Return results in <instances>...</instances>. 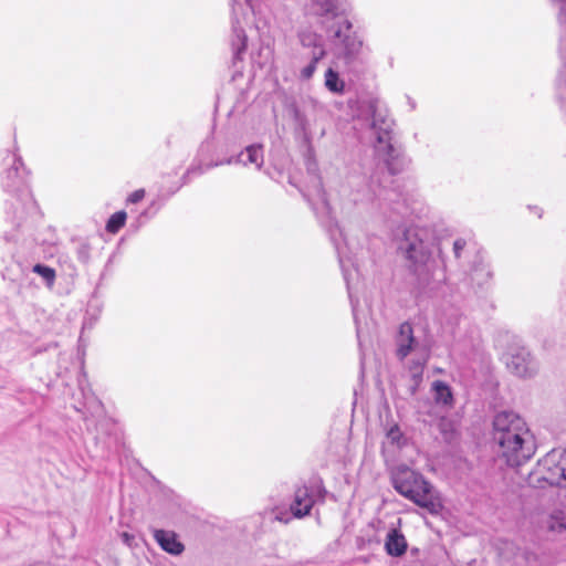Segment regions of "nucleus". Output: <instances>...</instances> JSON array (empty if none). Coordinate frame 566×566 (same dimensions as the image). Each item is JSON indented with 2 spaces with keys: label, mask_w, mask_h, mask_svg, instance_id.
<instances>
[{
  "label": "nucleus",
  "mask_w": 566,
  "mask_h": 566,
  "mask_svg": "<svg viewBox=\"0 0 566 566\" xmlns=\"http://www.w3.org/2000/svg\"><path fill=\"white\" fill-rule=\"evenodd\" d=\"M492 437L507 465L520 467L536 452V439L526 421L514 411L494 416Z\"/></svg>",
  "instance_id": "f257e3e1"
},
{
  "label": "nucleus",
  "mask_w": 566,
  "mask_h": 566,
  "mask_svg": "<svg viewBox=\"0 0 566 566\" xmlns=\"http://www.w3.org/2000/svg\"><path fill=\"white\" fill-rule=\"evenodd\" d=\"M399 250L420 285L434 290L446 281L443 271L437 269V262L432 256V242L427 228L418 224L407 227Z\"/></svg>",
  "instance_id": "f03ea898"
},
{
  "label": "nucleus",
  "mask_w": 566,
  "mask_h": 566,
  "mask_svg": "<svg viewBox=\"0 0 566 566\" xmlns=\"http://www.w3.org/2000/svg\"><path fill=\"white\" fill-rule=\"evenodd\" d=\"M359 117H365L375 136L374 150L385 163L390 174L396 175L405 169L408 161L400 149L392 144L394 119L387 108L376 99L364 101L359 107Z\"/></svg>",
  "instance_id": "7ed1b4c3"
},
{
  "label": "nucleus",
  "mask_w": 566,
  "mask_h": 566,
  "mask_svg": "<svg viewBox=\"0 0 566 566\" xmlns=\"http://www.w3.org/2000/svg\"><path fill=\"white\" fill-rule=\"evenodd\" d=\"M394 489L415 504L430 509L433 506L432 486L423 476L407 465H398L391 472Z\"/></svg>",
  "instance_id": "20e7f679"
},
{
  "label": "nucleus",
  "mask_w": 566,
  "mask_h": 566,
  "mask_svg": "<svg viewBox=\"0 0 566 566\" xmlns=\"http://www.w3.org/2000/svg\"><path fill=\"white\" fill-rule=\"evenodd\" d=\"M331 238L335 244L339 264L344 274V279L347 284L348 295L352 304L353 315L356 323L357 328V337L360 339L361 328L359 326V316H358V301L355 298L354 287L352 285L354 272L348 269V265H353L354 261L352 255H355L358 251V242H356L353 238L349 237L347 232L336 226L333 230H331Z\"/></svg>",
  "instance_id": "39448f33"
},
{
  "label": "nucleus",
  "mask_w": 566,
  "mask_h": 566,
  "mask_svg": "<svg viewBox=\"0 0 566 566\" xmlns=\"http://www.w3.org/2000/svg\"><path fill=\"white\" fill-rule=\"evenodd\" d=\"M396 355L400 360H403L411 353L416 354V359L409 366V371L415 384H418L422 378L423 367L429 357V344L420 342L416 337L411 324L405 322L399 326L396 336Z\"/></svg>",
  "instance_id": "423d86ee"
},
{
  "label": "nucleus",
  "mask_w": 566,
  "mask_h": 566,
  "mask_svg": "<svg viewBox=\"0 0 566 566\" xmlns=\"http://www.w3.org/2000/svg\"><path fill=\"white\" fill-rule=\"evenodd\" d=\"M352 21L345 19L337 23L332 36L338 57L349 67L358 62L364 51L363 38L356 32H352Z\"/></svg>",
  "instance_id": "0eeeda50"
},
{
  "label": "nucleus",
  "mask_w": 566,
  "mask_h": 566,
  "mask_svg": "<svg viewBox=\"0 0 566 566\" xmlns=\"http://www.w3.org/2000/svg\"><path fill=\"white\" fill-rule=\"evenodd\" d=\"M502 359L507 370L520 378H533L539 369L538 361L524 346H513Z\"/></svg>",
  "instance_id": "6e6552de"
},
{
  "label": "nucleus",
  "mask_w": 566,
  "mask_h": 566,
  "mask_svg": "<svg viewBox=\"0 0 566 566\" xmlns=\"http://www.w3.org/2000/svg\"><path fill=\"white\" fill-rule=\"evenodd\" d=\"M537 471L548 484L566 488V449L547 452L538 461Z\"/></svg>",
  "instance_id": "1a4fd4ad"
},
{
  "label": "nucleus",
  "mask_w": 566,
  "mask_h": 566,
  "mask_svg": "<svg viewBox=\"0 0 566 566\" xmlns=\"http://www.w3.org/2000/svg\"><path fill=\"white\" fill-rule=\"evenodd\" d=\"M387 200L390 201V209L402 218L421 220L429 214V207L418 195L406 193L397 200L389 196Z\"/></svg>",
  "instance_id": "9d476101"
},
{
  "label": "nucleus",
  "mask_w": 566,
  "mask_h": 566,
  "mask_svg": "<svg viewBox=\"0 0 566 566\" xmlns=\"http://www.w3.org/2000/svg\"><path fill=\"white\" fill-rule=\"evenodd\" d=\"M350 9L349 0H311L306 14L335 19Z\"/></svg>",
  "instance_id": "9b49d317"
},
{
  "label": "nucleus",
  "mask_w": 566,
  "mask_h": 566,
  "mask_svg": "<svg viewBox=\"0 0 566 566\" xmlns=\"http://www.w3.org/2000/svg\"><path fill=\"white\" fill-rule=\"evenodd\" d=\"M264 163L263 147L261 145H250L235 157H229L224 161L216 163L210 167L220 165L241 164L243 166L254 165L255 169H261Z\"/></svg>",
  "instance_id": "f8f14e48"
},
{
  "label": "nucleus",
  "mask_w": 566,
  "mask_h": 566,
  "mask_svg": "<svg viewBox=\"0 0 566 566\" xmlns=\"http://www.w3.org/2000/svg\"><path fill=\"white\" fill-rule=\"evenodd\" d=\"M27 182V170L20 157L12 155L11 164L3 175V185L10 190L24 186Z\"/></svg>",
  "instance_id": "ddd939ff"
},
{
  "label": "nucleus",
  "mask_w": 566,
  "mask_h": 566,
  "mask_svg": "<svg viewBox=\"0 0 566 566\" xmlns=\"http://www.w3.org/2000/svg\"><path fill=\"white\" fill-rule=\"evenodd\" d=\"M471 282L479 287H485L493 279V269L482 254H476L470 273Z\"/></svg>",
  "instance_id": "4468645a"
},
{
  "label": "nucleus",
  "mask_w": 566,
  "mask_h": 566,
  "mask_svg": "<svg viewBox=\"0 0 566 566\" xmlns=\"http://www.w3.org/2000/svg\"><path fill=\"white\" fill-rule=\"evenodd\" d=\"M313 504L314 500L311 491L305 486L298 488L291 503V512L297 518L304 517L310 514Z\"/></svg>",
  "instance_id": "2eb2a0df"
},
{
  "label": "nucleus",
  "mask_w": 566,
  "mask_h": 566,
  "mask_svg": "<svg viewBox=\"0 0 566 566\" xmlns=\"http://www.w3.org/2000/svg\"><path fill=\"white\" fill-rule=\"evenodd\" d=\"M408 548L405 535L398 528H390L385 539V551L389 556L400 557Z\"/></svg>",
  "instance_id": "dca6fc26"
},
{
  "label": "nucleus",
  "mask_w": 566,
  "mask_h": 566,
  "mask_svg": "<svg viewBox=\"0 0 566 566\" xmlns=\"http://www.w3.org/2000/svg\"><path fill=\"white\" fill-rule=\"evenodd\" d=\"M154 538L161 547V549L171 555H180L185 549L184 544L180 541H178L177 535L174 532L156 530L154 532Z\"/></svg>",
  "instance_id": "f3484780"
},
{
  "label": "nucleus",
  "mask_w": 566,
  "mask_h": 566,
  "mask_svg": "<svg viewBox=\"0 0 566 566\" xmlns=\"http://www.w3.org/2000/svg\"><path fill=\"white\" fill-rule=\"evenodd\" d=\"M297 39L303 48L312 49V52L326 50L323 36L308 25H301L298 28Z\"/></svg>",
  "instance_id": "a211bd4d"
},
{
  "label": "nucleus",
  "mask_w": 566,
  "mask_h": 566,
  "mask_svg": "<svg viewBox=\"0 0 566 566\" xmlns=\"http://www.w3.org/2000/svg\"><path fill=\"white\" fill-rule=\"evenodd\" d=\"M324 86L334 95H344L346 93V83L338 71L328 67L324 73Z\"/></svg>",
  "instance_id": "6ab92c4d"
},
{
  "label": "nucleus",
  "mask_w": 566,
  "mask_h": 566,
  "mask_svg": "<svg viewBox=\"0 0 566 566\" xmlns=\"http://www.w3.org/2000/svg\"><path fill=\"white\" fill-rule=\"evenodd\" d=\"M432 392L433 398L437 401V403L442 406H451L453 402V396L451 388L441 380H436L432 382Z\"/></svg>",
  "instance_id": "aec40b11"
},
{
  "label": "nucleus",
  "mask_w": 566,
  "mask_h": 566,
  "mask_svg": "<svg viewBox=\"0 0 566 566\" xmlns=\"http://www.w3.org/2000/svg\"><path fill=\"white\" fill-rule=\"evenodd\" d=\"M326 56V50L312 52L310 62L298 72L301 81H310L317 70V64Z\"/></svg>",
  "instance_id": "412c9836"
},
{
  "label": "nucleus",
  "mask_w": 566,
  "mask_h": 566,
  "mask_svg": "<svg viewBox=\"0 0 566 566\" xmlns=\"http://www.w3.org/2000/svg\"><path fill=\"white\" fill-rule=\"evenodd\" d=\"M33 272L39 274L44 280L49 289L53 287L56 277L54 269L44 264H35L33 266Z\"/></svg>",
  "instance_id": "4be33fe9"
},
{
  "label": "nucleus",
  "mask_w": 566,
  "mask_h": 566,
  "mask_svg": "<svg viewBox=\"0 0 566 566\" xmlns=\"http://www.w3.org/2000/svg\"><path fill=\"white\" fill-rule=\"evenodd\" d=\"M386 439L391 446L396 448H401L406 443V438L398 424H392L388 428L386 431Z\"/></svg>",
  "instance_id": "5701e85b"
},
{
  "label": "nucleus",
  "mask_w": 566,
  "mask_h": 566,
  "mask_svg": "<svg viewBox=\"0 0 566 566\" xmlns=\"http://www.w3.org/2000/svg\"><path fill=\"white\" fill-rule=\"evenodd\" d=\"M126 212L125 211H117L114 214L111 216L106 223V230L109 233H116L119 231L122 227H124L126 221Z\"/></svg>",
  "instance_id": "b1692460"
},
{
  "label": "nucleus",
  "mask_w": 566,
  "mask_h": 566,
  "mask_svg": "<svg viewBox=\"0 0 566 566\" xmlns=\"http://www.w3.org/2000/svg\"><path fill=\"white\" fill-rule=\"evenodd\" d=\"M471 251L469 242L463 238H458L453 242V254L458 260L465 259Z\"/></svg>",
  "instance_id": "393cba45"
},
{
  "label": "nucleus",
  "mask_w": 566,
  "mask_h": 566,
  "mask_svg": "<svg viewBox=\"0 0 566 566\" xmlns=\"http://www.w3.org/2000/svg\"><path fill=\"white\" fill-rule=\"evenodd\" d=\"M304 196L307 197V199L311 202L315 201L316 203H322L324 208H327L326 196L322 188L321 181L318 179L316 180V186L314 188V191L304 193Z\"/></svg>",
  "instance_id": "a878e982"
},
{
  "label": "nucleus",
  "mask_w": 566,
  "mask_h": 566,
  "mask_svg": "<svg viewBox=\"0 0 566 566\" xmlns=\"http://www.w3.org/2000/svg\"><path fill=\"white\" fill-rule=\"evenodd\" d=\"M237 41L233 42L234 55L240 57V54L247 49V36L243 30L234 29Z\"/></svg>",
  "instance_id": "bb28decb"
},
{
  "label": "nucleus",
  "mask_w": 566,
  "mask_h": 566,
  "mask_svg": "<svg viewBox=\"0 0 566 566\" xmlns=\"http://www.w3.org/2000/svg\"><path fill=\"white\" fill-rule=\"evenodd\" d=\"M77 260L82 263H87L90 260V247L87 244H81L76 250Z\"/></svg>",
  "instance_id": "cd10ccee"
},
{
  "label": "nucleus",
  "mask_w": 566,
  "mask_h": 566,
  "mask_svg": "<svg viewBox=\"0 0 566 566\" xmlns=\"http://www.w3.org/2000/svg\"><path fill=\"white\" fill-rule=\"evenodd\" d=\"M145 197V190L144 189H137L134 192H132L128 197V202L130 203H137L140 200H143Z\"/></svg>",
  "instance_id": "c85d7f7f"
},
{
  "label": "nucleus",
  "mask_w": 566,
  "mask_h": 566,
  "mask_svg": "<svg viewBox=\"0 0 566 566\" xmlns=\"http://www.w3.org/2000/svg\"><path fill=\"white\" fill-rule=\"evenodd\" d=\"M553 520H559L558 527L562 530L566 528V515L563 512H558L554 515H552Z\"/></svg>",
  "instance_id": "c756f323"
},
{
  "label": "nucleus",
  "mask_w": 566,
  "mask_h": 566,
  "mask_svg": "<svg viewBox=\"0 0 566 566\" xmlns=\"http://www.w3.org/2000/svg\"><path fill=\"white\" fill-rule=\"evenodd\" d=\"M123 538L127 544H129L130 536L127 533L123 534Z\"/></svg>",
  "instance_id": "7c9ffc66"
},
{
  "label": "nucleus",
  "mask_w": 566,
  "mask_h": 566,
  "mask_svg": "<svg viewBox=\"0 0 566 566\" xmlns=\"http://www.w3.org/2000/svg\"><path fill=\"white\" fill-rule=\"evenodd\" d=\"M367 200H368V201H371V200H373V197H371V196H368Z\"/></svg>",
  "instance_id": "2f4dec72"
}]
</instances>
